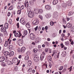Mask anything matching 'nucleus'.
<instances>
[{"label":"nucleus","mask_w":74,"mask_h":74,"mask_svg":"<svg viewBox=\"0 0 74 74\" xmlns=\"http://www.w3.org/2000/svg\"><path fill=\"white\" fill-rule=\"evenodd\" d=\"M28 15L29 18H33L34 16V13L32 11H29L28 14Z\"/></svg>","instance_id":"obj_1"},{"label":"nucleus","mask_w":74,"mask_h":74,"mask_svg":"<svg viewBox=\"0 0 74 74\" xmlns=\"http://www.w3.org/2000/svg\"><path fill=\"white\" fill-rule=\"evenodd\" d=\"M18 34L17 32H16L14 33V36L15 37H21L22 36V34H21V32H18Z\"/></svg>","instance_id":"obj_2"},{"label":"nucleus","mask_w":74,"mask_h":74,"mask_svg":"<svg viewBox=\"0 0 74 74\" xmlns=\"http://www.w3.org/2000/svg\"><path fill=\"white\" fill-rule=\"evenodd\" d=\"M30 37L31 40H35V38H36V36H35L34 34L31 33L30 35Z\"/></svg>","instance_id":"obj_3"},{"label":"nucleus","mask_w":74,"mask_h":74,"mask_svg":"<svg viewBox=\"0 0 74 74\" xmlns=\"http://www.w3.org/2000/svg\"><path fill=\"white\" fill-rule=\"evenodd\" d=\"M20 22L23 24V25H25L26 24V22H25V20L23 18H21L20 21Z\"/></svg>","instance_id":"obj_4"},{"label":"nucleus","mask_w":74,"mask_h":74,"mask_svg":"<svg viewBox=\"0 0 74 74\" xmlns=\"http://www.w3.org/2000/svg\"><path fill=\"white\" fill-rule=\"evenodd\" d=\"M53 18H55L56 19H58V13L57 12H54L53 14Z\"/></svg>","instance_id":"obj_5"},{"label":"nucleus","mask_w":74,"mask_h":74,"mask_svg":"<svg viewBox=\"0 0 74 74\" xmlns=\"http://www.w3.org/2000/svg\"><path fill=\"white\" fill-rule=\"evenodd\" d=\"M33 59L35 61V62H38V61H39V60H40V58H39V57L37 56H35L34 58Z\"/></svg>","instance_id":"obj_6"},{"label":"nucleus","mask_w":74,"mask_h":74,"mask_svg":"<svg viewBox=\"0 0 74 74\" xmlns=\"http://www.w3.org/2000/svg\"><path fill=\"white\" fill-rule=\"evenodd\" d=\"M42 53L43 54L40 55V58L41 60H43V59L44 58L45 55V53L44 52H42Z\"/></svg>","instance_id":"obj_7"},{"label":"nucleus","mask_w":74,"mask_h":74,"mask_svg":"<svg viewBox=\"0 0 74 74\" xmlns=\"http://www.w3.org/2000/svg\"><path fill=\"white\" fill-rule=\"evenodd\" d=\"M12 61L14 63H16L18 62V60L17 58H14L12 59Z\"/></svg>","instance_id":"obj_8"},{"label":"nucleus","mask_w":74,"mask_h":74,"mask_svg":"<svg viewBox=\"0 0 74 74\" xmlns=\"http://www.w3.org/2000/svg\"><path fill=\"white\" fill-rule=\"evenodd\" d=\"M17 43L19 46H22V45H23V43L22 41H21L19 40H18Z\"/></svg>","instance_id":"obj_9"},{"label":"nucleus","mask_w":74,"mask_h":74,"mask_svg":"<svg viewBox=\"0 0 74 74\" xmlns=\"http://www.w3.org/2000/svg\"><path fill=\"white\" fill-rule=\"evenodd\" d=\"M24 5L26 8H27L29 7V3L27 1H25L24 3Z\"/></svg>","instance_id":"obj_10"},{"label":"nucleus","mask_w":74,"mask_h":74,"mask_svg":"<svg viewBox=\"0 0 74 74\" xmlns=\"http://www.w3.org/2000/svg\"><path fill=\"white\" fill-rule=\"evenodd\" d=\"M38 20H34L33 22V24L34 25H37L38 24Z\"/></svg>","instance_id":"obj_11"},{"label":"nucleus","mask_w":74,"mask_h":74,"mask_svg":"<svg viewBox=\"0 0 74 74\" xmlns=\"http://www.w3.org/2000/svg\"><path fill=\"white\" fill-rule=\"evenodd\" d=\"M1 32H4V33L7 32V31H6V28H3V27L1 28Z\"/></svg>","instance_id":"obj_12"},{"label":"nucleus","mask_w":74,"mask_h":74,"mask_svg":"<svg viewBox=\"0 0 74 74\" xmlns=\"http://www.w3.org/2000/svg\"><path fill=\"white\" fill-rule=\"evenodd\" d=\"M5 60V58L3 56H1L0 57V62H2Z\"/></svg>","instance_id":"obj_13"},{"label":"nucleus","mask_w":74,"mask_h":74,"mask_svg":"<svg viewBox=\"0 0 74 74\" xmlns=\"http://www.w3.org/2000/svg\"><path fill=\"white\" fill-rule=\"evenodd\" d=\"M66 4L68 6H71L72 4V2L71 1H69L66 2Z\"/></svg>","instance_id":"obj_14"},{"label":"nucleus","mask_w":74,"mask_h":74,"mask_svg":"<svg viewBox=\"0 0 74 74\" xmlns=\"http://www.w3.org/2000/svg\"><path fill=\"white\" fill-rule=\"evenodd\" d=\"M3 54L5 56H9V54H10V53L8 51H5L4 52Z\"/></svg>","instance_id":"obj_15"},{"label":"nucleus","mask_w":74,"mask_h":74,"mask_svg":"<svg viewBox=\"0 0 74 74\" xmlns=\"http://www.w3.org/2000/svg\"><path fill=\"white\" fill-rule=\"evenodd\" d=\"M34 12L36 13V14H38L39 13V10L38 8L35 9L34 10Z\"/></svg>","instance_id":"obj_16"},{"label":"nucleus","mask_w":74,"mask_h":74,"mask_svg":"<svg viewBox=\"0 0 74 74\" xmlns=\"http://www.w3.org/2000/svg\"><path fill=\"white\" fill-rule=\"evenodd\" d=\"M26 27L28 29H29V28L30 27V23H29L28 22L26 24Z\"/></svg>","instance_id":"obj_17"},{"label":"nucleus","mask_w":74,"mask_h":74,"mask_svg":"<svg viewBox=\"0 0 74 74\" xmlns=\"http://www.w3.org/2000/svg\"><path fill=\"white\" fill-rule=\"evenodd\" d=\"M58 3V0H54L53 2V5H56Z\"/></svg>","instance_id":"obj_18"},{"label":"nucleus","mask_w":74,"mask_h":74,"mask_svg":"<svg viewBox=\"0 0 74 74\" xmlns=\"http://www.w3.org/2000/svg\"><path fill=\"white\" fill-rule=\"evenodd\" d=\"M71 26H72L71 24H70L69 23L66 24V26L68 27V28H71Z\"/></svg>","instance_id":"obj_19"},{"label":"nucleus","mask_w":74,"mask_h":74,"mask_svg":"<svg viewBox=\"0 0 74 74\" xmlns=\"http://www.w3.org/2000/svg\"><path fill=\"white\" fill-rule=\"evenodd\" d=\"M26 49V48H25V47H22L21 50V52H24L25 51V50Z\"/></svg>","instance_id":"obj_20"},{"label":"nucleus","mask_w":74,"mask_h":74,"mask_svg":"<svg viewBox=\"0 0 74 74\" xmlns=\"http://www.w3.org/2000/svg\"><path fill=\"white\" fill-rule=\"evenodd\" d=\"M47 59L48 61H49V60L50 61H51V60H52V57H51V56H47Z\"/></svg>","instance_id":"obj_21"},{"label":"nucleus","mask_w":74,"mask_h":74,"mask_svg":"<svg viewBox=\"0 0 74 74\" xmlns=\"http://www.w3.org/2000/svg\"><path fill=\"white\" fill-rule=\"evenodd\" d=\"M7 63L8 64V65H10V64H13V62H12L11 61H9V60H8L7 61Z\"/></svg>","instance_id":"obj_22"},{"label":"nucleus","mask_w":74,"mask_h":74,"mask_svg":"<svg viewBox=\"0 0 74 74\" xmlns=\"http://www.w3.org/2000/svg\"><path fill=\"white\" fill-rule=\"evenodd\" d=\"M14 55V52L13 51H12L10 52V53H9V56H12Z\"/></svg>","instance_id":"obj_23"},{"label":"nucleus","mask_w":74,"mask_h":74,"mask_svg":"<svg viewBox=\"0 0 74 74\" xmlns=\"http://www.w3.org/2000/svg\"><path fill=\"white\" fill-rule=\"evenodd\" d=\"M4 27L5 29H8V24L7 23H6L5 24Z\"/></svg>","instance_id":"obj_24"},{"label":"nucleus","mask_w":74,"mask_h":74,"mask_svg":"<svg viewBox=\"0 0 74 74\" xmlns=\"http://www.w3.org/2000/svg\"><path fill=\"white\" fill-rule=\"evenodd\" d=\"M62 5L63 7H66V6H67V4L65 3L64 2L62 3Z\"/></svg>","instance_id":"obj_25"},{"label":"nucleus","mask_w":74,"mask_h":74,"mask_svg":"<svg viewBox=\"0 0 74 74\" xmlns=\"http://www.w3.org/2000/svg\"><path fill=\"white\" fill-rule=\"evenodd\" d=\"M12 49H13V46H12V45H10L9 46V51H10Z\"/></svg>","instance_id":"obj_26"},{"label":"nucleus","mask_w":74,"mask_h":74,"mask_svg":"<svg viewBox=\"0 0 74 74\" xmlns=\"http://www.w3.org/2000/svg\"><path fill=\"white\" fill-rule=\"evenodd\" d=\"M65 45H66V46H68V45H69V44H70V42H69V41L65 42Z\"/></svg>","instance_id":"obj_27"},{"label":"nucleus","mask_w":74,"mask_h":74,"mask_svg":"<svg viewBox=\"0 0 74 74\" xmlns=\"http://www.w3.org/2000/svg\"><path fill=\"white\" fill-rule=\"evenodd\" d=\"M62 55H63L64 56H65L66 55V52L65 51H62Z\"/></svg>","instance_id":"obj_28"},{"label":"nucleus","mask_w":74,"mask_h":74,"mask_svg":"<svg viewBox=\"0 0 74 74\" xmlns=\"http://www.w3.org/2000/svg\"><path fill=\"white\" fill-rule=\"evenodd\" d=\"M29 56L28 55H26L25 58V59L26 60H29Z\"/></svg>","instance_id":"obj_29"},{"label":"nucleus","mask_w":74,"mask_h":74,"mask_svg":"<svg viewBox=\"0 0 74 74\" xmlns=\"http://www.w3.org/2000/svg\"><path fill=\"white\" fill-rule=\"evenodd\" d=\"M8 45V43L7 42V40H6L5 41V43L4 44V45L5 47H7Z\"/></svg>","instance_id":"obj_30"},{"label":"nucleus","mask_w":74,"mask_h":74,"mask_svg":"<svg viewBox=\"0 0 74 74\" xmlns=\"http://www.w3.org/2000/svg\"><path fill=\"white\" fill-rule=\"evenodd\" d=\"M51 6H49V5H47V9L48 10H49L51 9Z\"/></svg>","instance_id":"obj_31"},{"label":"nucleus","mask_w":74,"mask_h":74,"mask_svg":"<svg viewBox=\"0 0 74 74\" xmlns=\"http://www.w3.org/2000/svg\"><path fill=\"white\" fill-rule=\"evenodd\" d=\"M24 36H26V35H27V31L26 30H25L24 31Z\"/></svg>","instance_id":"obj_32"},{"label":"nucleus","mask_w":74,"mask_h":74,"mask_svg":"<svg viewBox=\"0 0 74 74\" xmlns=\"http://www.w3.org/2000/svg\"><path fill=\"white\" fill-rule=\"evenodd\" d=\"M63 69V67L62 66H61L59 67L58 69L59 70H62Z\"/></svg>","instance_id":"obj_33"},{"label":"nucleus","mask_w":74,"mask_h":74,"mask_svg":"<svg viewBox=\"0 0 74 74\" xmlns=\"http://www.w3.org/2000/svg\"><path fill=\"white\" fill-rule=\"evenodd\" d=\"M8 10H13V6H11L9 8Z\"/></svg>","instance_id":"obj_34"},{"label":"nucleus","mask_w":74,"mask_h":74,"mask_svg":"<svg viewBox=\"0 0 74 74\" xmlns=\"http://www.w3.org/2000/svg\"><path fill=\"white\" fill-rule=\"evenodd\" d=\"M42 12H43V10L42 9H40L39 10V14H42Z\"/></svg>","instance_id":"obj_35"},{"label":"nucleus","mask_w":74,"mask_h":74,"mask_svg":"<svg viewBox=\"0 0 74 74\" xmlns=\"http://www.w3.org/2000/svg\"><path fill=\"white\" fill-rule=\"evenodd\" d=\"M39 37L36 38L35 40V41L36 42H37L38 41L39 39Z\"/></svg>","instance_id":"obj_36"},{"label":"nucleus","mask_w":74,"mask_h":74,"mask_svg":"<svg viewBox=\"0 0 74 74\" xmlns=\"http://www.w3.org/2000/svg\"><path fill=\"white\" fill-rule=\"evenodd\" d=\"M28 63L29 65V66H31L32 65V61L30 60L28 61Z\"/></svg>","instance_id":"obj_37"},{"label":"nucleus","mask_w":74,"mask_h":74,"mask_svg":"<svg viewBox=\"0 0 74 74\" xmlns=\"http://www.w3.org/2000/svg\"><path fill=\"white\" fill-rule=\"evenodd\" d=\"M50 25L51 26H53L54 23L53 21H51L50 22Z\"/></svg>","instance_id":"obj_38"},{"label":"nucleus","mask_w":74,"mask_h":74,"mask_svg":"<svg viewBox=\"0 0 74 74\" xmlns=\"http://www.w3.org/2000/svg\"><path fill=\"white\" fill-rule=\"evenodd\" d=\"M32 68H29L28 71V73H30L31 71H32Z\"/></svg>","instance_id":"obj_39"},{"label":"nucleus","mask_w":74,"mask_h":74,"mask_svg":"<svg viewBox=\"0 0 74 74\" xmlns=\"http://www.w3.org/2000/svg\"><path fill=\"white\" fill-rule=\"evenodd\" d=\"M51 15L49 14H48L47 15V18H49L51 17Z\"/></svg>","instance_id":"obj_40"},{"label":"nucleus","mask_w":74,"mask_h":74,"mask_svg":"<svg viewBox=\"0 0 74 74\" xmlns=\"http://www.w3.org/2000/svg\"><path fill=\"white\" fill-rule=\"evenodd\" d=\"M62 21L64 24H66V21L64 19H62Z\"/></svg>","instance_id":"obj_41"},{"label":"nucleus","mask_w":74,"mask_h":74,"mask_svg":"<svg viewBox=\"0 0 74 74\" xmlns=\"http://www.w3.org/2000/svg\"><path fill=\"white\" fill-rule=\"evenodd\" d=\"M73 12H69L68 15H69V16H70L71 15H73Z\"/></svg>","instance_id":"obj_42"},{"label":"nucleus","mask_w":74,"mask_h":74,"mask_svg":"<svg viewBox=\"0 0 74 74\" xmlns=\"http://www.w3.org/2000/svg\"><path fill=\"white\" fill-rule=\"evenodd\" d=\"M56 51H54L53 52V54L52 55V56H53L54 55V54H56Z\"/></svg>","instance_id":"obj_43"},{"label":"nucleus","mask_w":74,"mask_h":74,"mask_svg":"<svg viewBox=\"0 0 74 74\" xmlns=\"http://www.w3.org/2000/svg\"><path fill=\"white\" fill-rule=\"evenodd\" d=\"M30 54V53L29 51H27L26 53V55H28V56H29Z\"/></svg>","instance_id":"obj_44"},{"label":"nucleus","mask_w":74,"mask_h":74,"mask_svg":"<svg viewBox=\"0 0 74 74\" xmlns=\"http://www.w3.org/2000/svg\"><path fill=\"white\" fill-rule=\"evenodd\" d=\"M39 18H40L41 20H42V19H43V18H42V16L41 15H39Z\"/></svg>","instance_id":"obj_45"},{"label":"nucleus","mask_w":74,"mask_h":74,"mask_svg":"<svg viewBox=\"0 0 74 74\" xmlns=\"http://www.w3.org/2000/svg\"><path fill=\"white\" fill-rule=\"evenodd\" d=\"M17 14H21V10H18L17 11Z\"/></svg>","instance_id":"obj_46"},{"label":"nucleus","mask_w":74,"mask_h":74,"mask_svg":"<svg viewBox=\"0 0 74 74\" xmlns=\"http://www.w3.org/2000/svg\"><path fill=\"white\" fill-rule=\"evenodd\" d=\"M33 52L35 53H36L37 52V50L36 49H33Z\"/></svg>","instance_id":"obj_47"},{"label":"nucleus","mask_w":74,"mask_h":74,"mask_svg":"<svg viewBox=\"0 0 74 74\" xmlns=\"http://www.w3.org/2000/svg\"><path fill=\"white\" fill-rule=\"evenodd\" d=\"M12 22V20L11 19L9 21V23L10 24V25L11 24V23Z\"/></svg>","instance_id":"obj_48"},{"label":"nucleus","mask_w":74,"mask_h":74,"mask_svg":"<svg viewBox=\"0 0 74 74\" xmlns=\"http://www.w3.org/2000/svg\"><path fill=\"white\" fill-rule=\"evenodd\" d=\"M19 23H18L16 24V26H17V28H19Z\"/></svg>","instance_id":"obj_49"},{"label":"nucleus","mask_w":74,"mask_h":74,"mask_svg":"<svg viewBox=\"0 0 74 74\" xmlns=\"http://www.w3.org/2000/svg\"><path fill=\"white\" fill-rule=\"evenodd\" d=\"M49 68H51V67H52V64H51L50 63L49 64Z\"/></svg>","instance_id":"obj_50"},{"label":"nucleus","mask_w":74,"mask_h":74,"mask_svg":"<svg viewBox=\"0 0 74 74\" xmlns=\"http://www.w3.org/2000/svg\"><path fill=\"white\" fill-rule=\"evenodd\" d=\"M38 29V26H37L34 29L35 31L37 30V29Z\"/></svg>","instance_id":"obj_51"},{"label":"nucleus","mask_w":74,"mask_h":74,"mask_svg":"<svg viewBox=\"0 0 74 74\" xmlns=\"http://www.w3.org/2000/svg\"><path fill=\"white\" fill-rule=\"evenodd\" d=\"M41 26L40 25L39 26V27L38 28V30L39 31L40 30H41Z\"/></svg>","instance_id":"obj_52"},{"label":"nucleus","mask_w":74,"mask_h":74,"mask_svg":"<svg viewBox=\"0 0 74 74\" xmlns=\"http://www.w3.org/2000/svg\"><path fill=\"white\" fill-rule=\"evenodd\" d=\"M10 15H11V13H10V12H8V16H10Z\"/></svg>","instance_id":"obj_53"},{"label":"nucleus","mask_w":74,"mask_h":74,"mask_svg":"<svg viewBox=\"0 0 74 74\" xmlns=\"http://www.w3.org/2000/svg\"><path fill=\"white\" fill-rule=\"evenodd\" d=\"M74 41H72L71 42V45H74Z\"/></svg>","instance_id":"obj_54"},{"label":"nucleus","mask_w":74,"mask_h":74,"mask_svg":"<svg viewBox=\"0 0 74 74\" xmlns=\"http://www.w3.org/2000/svg\"><path fill=\"white\" fill-rule=\"evenodd\" d=\"M66 69H64L62 71L63 72H65V71H66Z\"/></svg>","instance_id":"obj_55"},{"label":"nucleus","mask_w":74,"mask_h":74,"mask_svg":"<svg viewBox=\"0 0 74 74\" xmlns=\"http://www.w3.org/2000/svg\"><path fill=\"white\" fill-rule=\"evenodd\" d=\"M69 71H71V70L72 69V66H71L70 67V68H69Z\"/></svg>","instance_id":"obj_56"},{"label":"nucleus","mask_w":74,"mask_h":74,"mask_svg":"<svg viewBox=\"0 0 74 74\" xmlns=\"http://www.w3.org/2000/svg\"><path fill=\"white\" fill-rule=\"evenodd\" d=\"M61 41H64V39L63 38H61Z\"/></svg>","instance_id":"obj_57"},{"label":"nucleus","mask_w":74,"mask_h":74,"mask_svg":"<svg viewBox=\"0 0 74 74\" xmlns=\"http://www.w3.org/2000/svg\"><path fill=\"white\" fill-rule=\"evenodd\" d=\"M2 42V40L1 39V38L0 37V43H1Z\"/></svg>","instance_id":"obj_58"},{"label":"nucleus","mask_w":74,"mask_h":74,"mask_svg":"<svg viewBox=\"0 0 74 74\" xmlns=\"http://www.w3.org/2000/svg\"><path fill=\"white\" fill-rule=\"evenodd\" d=\"M21 7H22V9H23L24 8H25V6H24V5H22L21 6Z\"/></svg>","instance_id":"obj_59"},{"label":"nucleus","mask_w":74,"mask_h":74,"mask_svg":"<svg viewBox=\"0 0 74 74\" xmlns=\"http://www.w3.org/2000/svg\"><path fill=\"white\" fill-rule=\"evenodd\" d=\"M11 42H12V40H10L9 42V44H11Z\"/></svg>","instance_id":"obj_60"},{"label":"nucleus","mask_w":74,"mask_h":74,"mask_svg":"<svg viewBox=\"0 0 74 74\" xmlns=\"http://www.w3.org/2000/svg\"><path fill=\"white\" fill-rule=\"evenodd\" d=\"M22 57V55H20L18 56V58L20 59V58Z\"/></svg>","instance_id":"obj_61"},{"label":"nucleus","mask_w":74,"mask_h":74,"mask_svg":"<svg viewBox=\"0 0 74 74\" xmlns=\"http://www.w3.org/2000/svg\"><path fill=\"white\" fill-rule=\"evenodd\" d=\"M61 33H62V30H60L59 31V34H61Z\"/></svg>","instance_id":"obj_62"},{"label":"nucleus","mask_w":74,"mask_h":74,"mask_svg":"<svg viewBox=\"0 0 74 74\" xmlns=\"http://www.w3.org/2000/svg\"><path fill=\"white\" fill-rule=\"evenodd\" d=\"M35 71L34 70H32V73H35Z\"/></svg>","instance_id":"obj_63"},{"label":"nucleus","mask_w":74,"mask_h":74,"mask_svg":"<svg viewBox=\"0 0 74 74\" xmlns=\"http://www.w3.org/2000/svg\"><path fill=\"white\" fill-rule=\"evenodd\" d=\"M19 17H18L16 19V20L17 21H19Z\"/></svg>","instance_id":"obj_64"}]
</instances>
